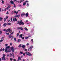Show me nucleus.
Returning <instances> with one entry per match:
<instances>
[{
    "instance_id": "obj_1",
    "label": "nucleus",
    "mask_w": 61,
    "mask_h": 61,
    "mask_svg": "<svg viewBox=\"0 0 61 61\" xmlns=\"http://www.w3.org/2000/svg\"><path fill=\"white\" fill-rule=\"evenodd\" d=\"M10 46H8L6 47L5 49V52L6 53H9L11 51V50L9 49Z\"/></svg>"
},
{
    "instance_id": "obj_2",
    "label": "nucleus",
    "mask_w": 61,
    "mask_h": 61,
    "mask_svg": "<svg viewBox=\"0 0 61 61\" xmlns=\"http://www.w3.org/2000/svg\"><path fill=\"white\" fill-rule=\"evenodd\" d=\"M25 54L28 56H32V54L31 53H30L29 52H28H28L26 51L25 52Z\"/></svg>"
},
{
    "instance_id": "obj_3",
    "label": "nucleus",
    "mask_w": 61,
    "mask_h": 61,
    "mask_svg": "<svg viewBox=\"0 0 61 61\" xmlns=\"http://www.w3.org/2000/svg\"><path fill=\"white\" fill-rule=\"evenodd\" d=\"M33 48V46H31L28 49V51H29V50L31 51H32Z\"/></svg>"
},
{
    "instance_id": "obj_4",
    "label": "nucleus",
    "mask_w": 61,
    "mask_h": 61,
    "mask_svg": "<svg viewBox=\"0 0 61 61\" xmlns=\"http://www.w3.org/2000/svg\"><path fill=\"white\" fill-rule=\"evenodd\" d=\"M12 50V53H13L14 52V47H11L10 48Z\"/></svg>"
},
{
    "instance_id": "obj_5",
    "label": "nucleus",
    "mask_w": 61,
    "mask_h": 61,
    "mask_svg": "<svg viewBox=\"0 0 61 61\" xmlns=\"http://www.w3.org/2000/svg\"><path fill=\"white\" fill-rule=\"evenodd\" d=\"M25 45H22L21 46V47H22V48H23L24 49H25Z\"/></svg>"
},
{
    "instance_id": "obj_6",
    "label": "nucleus",
    "mask_w": 61,
    "mask_h": 61,
    "mask_svg": "<svg viewBox=\"0 0 61 61\" xmlns=\"http://www.w3.org/2000/svg\"><path fill=\"white\" fill-rule=\"evenodd\" d=\"M24 25V23L23 22H20L19 24V25Z\"/></svg>"
},
{
    "instance_id": "obj_7",
    "label": "nucleus",
    "mask_w": 61,
    "mask_h": 61,
    "mask_svg": "<svg viewBox=\"0 0 61 61\" xmlns=\"http://www.w3.org/2000/svg\"><path fill=\"white\" fill-rule=\"evenodd\" d=\"M25 14L24 13H23L21 14V16H22V17H23V16H25Z\"/></svg>"
},
{
    "instance_id": "obj_8",
    "label": "nucleus",
    "mask_w": 61,
    "mask_h": 61,
    "mask_svg": "<svg viewBox=\"0 0 61 61\" xmlns=\"http://www.w3.org/2000/svg\"><path fill=\"white\" fill-rule=\"evenodd\" d=\"M10 3L12 5H14V1H13V0H11L10 1Z\"/></svg>"
},
{
    "instance_id": "obj_9",
    "label": "nucleus",
    "mask_w": 61,
    "mask_h": 61,
    "mask_svg": "<svg viewBox=\"0 0 61 61\" xmlns=\"http://www.w3.org/2000/svg\"><path fill=\"white\" fill-rule=\"evenodd\" d=\"M20 17V15H16L15 16V17Z\"/></svg>"
},
{
    "instance_id": "obj_10",
    "label": "nucleus",
    "mask_w": 61,
    "mask_h": 61,
    "mask_svg": "<svg viewBox=\"0 0 61 61\" xmlns=\"http://www.w3.org/2000/svg\"><path fill=\"white\" fill-rule=\"evenodd\" d=\"M7 25V24H6V23H5L3 24V26L4 27H5Z\"/></svg>"
},
{
    "instance_id": "obj_11",
    "label": "nucleus",
    "mask_w": 61,
    "mask_h": 61,
    "mask_svg": "<svg viewBox=\"0 0 61 61\" xmlns=\"http://www.w3.org/2000/svg\"><path fill=\"white\" fill-rule=\"evenodd\" d=\"M22 37H23V34H21L19 36V37H21V38H22Z\"/></svg>"
},
{
    "instance_id": "obj_12",
    "label": "nucleus",
    "mask_w": 61,
    "mask_h": 61,
    "mask_svg": "<svg viewBox=\"0 0 61 61\" xmlns=\"http://www.w3.org/2000/svg\"><path fill=\"white\" fill-rule=\"evenodd\" d=\"M13 55H14V54H13V53H12V54H11V53H10V57H11L12 56H13Z\"/></svg>"
},
{
    "instance_id": "obj_13",
    "label": "nucleus",
    "mask_w": 61,
    "mask_h": 61,
    "mask_svg": "<svg viewBox=\"0 0 61 61\" xmlns=\"http://www.w3.org/2000/svg\"><path fill=\"white\" fill-rule=\"evenodd\" d=\"M18 60H21V58L20 57H18Z\"/></svg>"
},
{
    "instance_id": "obj_14",
    "label": "nucleus",
    "mask_w": 61,
    "mask_h": 61,
    "mask_svg": "<svg viewBox=\"0 0 61 61\" xmlns=\"http://www.w3.org/2000/svg\"><path fill=\"white\" fill-rule=\"evenodd\" d=\"M26 15L25 16L26 17H27L28 15V13H26L25 14Z\"/></svg>"
},
{
    "instance_id": "obj_15",
    "label": "nucleus",
    "mask_w": 61,
    "mask_h": 61,
    "mask_svg": "<svg viewBox=\"0 0 61 61\" xmlns=\"http://www.w3.org/2000/svg\"><path fill=\"white\" fill-rule=\"evenodd\" d=\"M2 60H5V57H3L2 58Z\"/></svg>"
},
{
    "instance_id": "obj_16",
    "label": "nucleus",
    "mask_w": 61,
    "mask_h": 61,
    "mask_svg": "<svg viewBox=\"0 0 61 61\" xmlns=\"http://www.w3.org/2000/svg\"><path fill=\"white\" fill-rule=\"evenodd\" d=\"M24 29L26 31H28V29H27V28H26V27L24 28Z\"/></svg>"
},
{
    "instance_id": "obj_17",
    "label": "nucleus",
    "mask_w": 61,
    "mask_h": 61,
    "mask_svg": "<svg viewBox=\"0 0 61 61\" xmlns=\"http://www.w3.org/2000/svg\"><path fill=\"white\" fill-rule=\"evenodd\" d=\"M21 41V39H18V40L17 42H19Z\"/></svg>"
},
{
    "instance_id": "obj_18",
    "label": "nucleus",
    "mask_w": 61,
    "mask_h": 61,
    "mask_svg": "<svg viewBox=\"0 0 61 61\" xmlns=\"http://www.w3.org/2000/svg\"><path fill=\"white\" fill-rule=\"evenodd\" d=\"M9 37L10 38H12V36L10 35H9Z\"/></svg>"
},
{
    "instance_id": "obj_19",
    "label": "nucleus",
    "mask_w": 61,
    "mask_h": 61,
    "mask_svg": "<svg viewBox=\"0 0 61 61\" xmlns=\"http://www.w3.org/2000/svg\"><path fill=\"white\" fill-rule=\"evenodd\" d=\"M1 1H2V4H4V0H2Z\"/></svg>"
},
{
    "instance_id": "obj_20",
    "label": "nucleus",
    "mask_w": 61,
    "mask_h": 61,
    "mask_svg": "<svg viewBox=\"0 0 61 61\" xmlns=\"http://www.w3.org/2000/svg\"><path fill=\"white\" fill-rule=\"evenodd\" d=\"M25 5H26V3H25V2H24L23 4V5H24V6H25Z\"/></svg>"
},
{
    "instance_id": "obj_21",
    "label": "nucleus",
    "mask_w": 61,
    "mask_h": 61,
    "mask_svg": "<svg viewBox=\"0 0 61 61\" xmlns=\"http://www.w3.org/2000/svg\"><path fill=\"white\" fill-rule=\"evenodd\" d=\"M20 29L21 30H22V31H23V27H20Z\"/></svg>"
},
{
    "instance_id": "obj_22",
    "label": "nucleus",
    "mask_w": 61,
    "mask_h": 61,
    "mask_svg": "<svg viewBox=\"0 0 61 61\" xmlns=\"http://www.w3.org/2000/svg\"><path fill=\"white\" fill-rule=\"evenodd\" d=\"M7 25H11V23H8L7 24Z\"/></svg>"
},
{
    "instance_id": "obj_23",
    "label": "nucleus",
    "mask_w": 61,
    "mask_h": 61,
    "mask_svg": "<svg viewBox=\"0 0 61 61\" xmlns=\"http://www.w3.org/2000/svg\"><path fill=\"white\" fill-rule=\"evenodd\" d=\"M20 53H21V54H23V53H24V52H23L20 51Z\"/></svg>"
},
{
    "instance_id": "obj_24",
    "label": "nucleus",
    "mask_w": 61,
    "mask_h": 61,
    "mask_svg": "<svg viewBox=\"0 0 61 61\" xmlns=\"http://www.w3.org/2000/svg\"><path fill=\"white\" fill-rule=\"evenodd\" d=\"M21 44H20V45H19L18 46V47H20L21 46Z\"/></svg>"
},
{
    "instance_id": "obj_25",
    "label": "nucleus",
    "mask_w": 61,
    "mask_h": 61,
    "mask_svg": "<svg viewBox=\"0 0 61 61\" xmlns=\"http://www.w3.org/2000/svg\"><path fill=\"white\" fill-rule=\"evenodd\" d=\"M2 31L1 30H0V34L1 35L2 34Z\"/></svg>"
},
{
    "instance_id": "obj_26",
    "label": "nucleus",
    "mask_w": 61,
    "mask_h": 61,
    "mask_svg": "<svg viewBox=\"0 0 61 61\" xmlns=\"http://www.w3.org/2000/svg\"><path fill=\"white\" fill-rule=\"evenodd\" d=\"M29 37H26L25 38V39H27Z\"/></svg>"
},
{
    "instance_id": "obj_27",
    "label": "nucleus",
    "mask_w": 61,
    "mask_h": 61,
    "mask_svg": "<svg viewBox=\"0 0 61 61\" xmlns=\"http://www.w3.org/2000/svg\"><path fill=\"white\" fill-rule=\"evenodd\" d=\"M15 21H17V19H16V18H15L14 19Z\"/></svg>"
},
{
    "instance_id": "obj_28",
    "label": "nucleus",
    "mask_w": 61,
    "mask_h": 61,
    "mask_svg": "<svg viewBox=\"0 0 61 61\" xmlns=\"http://www.w3.org/2000/svg\"><path fill=\"white\" fill-rule=\"evenodd\" d=\"M20 23V21H18L17 22V24H19Z\"/></svg>"
},
{
    "instance_id": "obj_29",
    "label": "nucleus",
    "mask_w": 61,
    "mask_h": 61,
    "mask_svg": "<svg viewBox=\"0 0 61 61\" xmlns=\"http://www.w3.org/2000/svg\"><path fill=\"white\" fill-rule=\"evenodd\" d=\"M14 40L15 41H16V38L15 37L14 38Z\"/></svg>"
},
{
    "instance_id": "obj_30",
    "label": "nucleus",
    "mask_w": 61,
    "mask_h": 61,
    "mask_svg": "<svg viewBox=\"0 0 61 61\" xmlns=\"http://www.w3.org/2000/svg\"><path fill=\"white\" fill-rule=\"evenodd\" d=\"M8 30L9 32H10L11 31V30H10V29H9Z\"/></svg>"
},
{
    "instance_id": "obj_31",
    "label": "nucleus",
    "mask_w": 61,
    "mask_h": 61,
    "mask_svg": "<svg viewBox=\"0 0 61 61\" xmlns=\"http://www.w3.org/2000/svg\"><path fill=\"white\" fill-rule=\"evenodd\" d=\"M10 61H13V59L12 58H10Z\"/></svg>"
},
{
    "instance_id": "obj_32",
    "label": "nucleus",
    "mask_w": 61,
    "mask_h": 61,
    "mask_svg": "<svg viewBox=\"0 0 61 61\" xmlns=\"http://www.w3.org/2000/svg\"><path fill=\"white\" fill-rule=\"evenodd\" d=\"M5 54H3V57H5Z\"/></svg>"
},
{
    "instance_id": "obj_33",
    "label": "nucleus",
    "mask_w": 61,
    "mask_h": 61,
    "mask_svg": "<svg viewBox=\"0 0 61 61\" xmlns=\"http://www.w3.org/2000/svg\"><path fill=\"white\" fill-rule=\"evenodd\" d=\"M12 19H13V18L12 17L10 19V20L11 22H12V21H13L12 20Z\"/></svg>"
},
{
    "instance_id": "obj_34",
    "label": "nucleus",
    "mask_w": 61,
    "mask_h": 61,
    "mask_svg": "<svg viewBox=\"0 0 61 61\" xmlns=\"http://www.w3.org/2000/svg\"><path fill=\"white\" fill-rule=\"evenodd\" d=\"M0 20H3V18L0 17Z\"/></svg>"
},
{
    "instance_id": "obj_35",
    "label": "nucleus",
    "mask_w": 61,
    "mask_h": 61,
    "mask_svg": "<svg viewBox=\"0 0 61 61\" xmlns=\"http://www.w3.org/2000/svg\"><path fill=\"white\" fill-rule=\"evenodd\" d=\"M4 22H5L6 21V19L5 18L4 19Z\"/></svg>"
},
{
    "instance_id": "obj_36",
    "label": "nucleus",
    "mask_w": 61,
    "mask_h": 61,
    "mask_svg": "<svg viewBox=\"0 0 61 61\" xmlns=\"http://www.w3.org/2000/svg\"><path fill=\"white\" fill-rule=\"evenodd\" d=\"M6 35H9V33H7V32H6Z\"/></svg>"
},
{
    "instance_id": "obj_37",
    "label": "nucleus",
    "mask_w": 61,
    "mask_h": 61,
    "mask_svg": "<svg viewBox=\"0 0 61 61\" xmlns=\"http://www.w3.org/2000/svg\"><path fill=\"white\" fill-rule=\"evenodd\" d=\"M3 41V40L1 39V40H0V42H2Z\"/></svg>"
},
{
    "instance_id": "obj_38",
    "label": "nucleus",
    "mask_w": 61,
    "mask_h": 61,
    "mask_svg": "<svg viewBox=\"0 0 61 61\" xmlns=\"http://www.w3.org/2000/svg\"><path fill=\"white\" fill-rule=\"evenodd\" d=\"M20 27H18L17 28V29H18V30H19V29H20Z\"/></svg>"
},
{
    "instance_id": "obj_39",
    "label": "nucleus",
    "mask_w": 61,
    "mask_h": 61,
    "mask_svg": "<svg viewBox=\"0 0 61 61\" xmlns=\"http://www.w3.org/2000/svg\"><path fill=\"white\" fill-rule=\"evenodd\" d=\"M16 35L17 36H19V33H18Z\"/></svg>"
},
{
    "instance_id": "obj_40",
    "label": "nucleus",
    "mask_w": 61,
    "mask_h": 61,
    "mask_svg": "<svg viewBox=\"0 0 61 61\" xmlns=\"http://www.w3.org/2000/svg\"><path fill=\"white\" fill-rule=\"evenodd\" d=\"M27 6H29V4L28 3H27Z\"/></svg>"
},
{
    "instance_id": "obj_41",
    "label": "nucleus",
    "mask_w": 61,
    "mask_h": 61,
    "mask_svg": "<svg viewBox=\"0 0 61 61\" xmlns=\"http://www.w3.org/2000/svg\"><path fill=\"white\" fill-rule=\"evenodd\" d=\"M24 51H25V52H26V51H27V49H25L24 50Z\"/></svg>"
},
{
    "instance_id": "obj_42",
    "label": "nucleus",
    "mask_w": 61,
    "mask_h": 61,
    "mask_svg": "<svg viewBox=\"0 0 61 61\" xmlns=\"http://www.w3.org/2000/svg\"><path fill=\"white\" fill-rule=\"evenodd\" d=\"M2 50L3 51H5V49L4 48H3L2 49Z\"/></svg>"
},
{
    "instance_id": "obj_43",
    "label": "nucleus",
    "mask_w": 61,
    "mask_h": 61,
    "mask_svg": "<svg viewBox=\"0 0 61 61\" xmlns=\"http://www.w3.org/2000/svg\"><path fill=\"white\" fill-rule=\"evenodd\" d=\"M14 7H16V6H15V4H14Z\"/></svg>"
},
{
    "instance_id": "obj_44",
    "label": "nucleus",
    "mask_w": 61,
    "mask_h": 61,
    "mask_svg": "<svg viewBox=\"0 0 61 61\" xmlns=\"http://www.w3.org/2000/svg\"><path fill=\"white\" fill-rule=\"evenodd\" d=\"M10 45L11 46L12 45V43H10Z\"/></svg>"
},
{
    "instance_id": "obj_45",
    "label": "nucleus",
    "mask_w": 61,
    "mask_h": 61,
    "mask_svg": "<svg viewBox=\"0 0 61 61\" xmlns=\"http://www.w3.org/2000/svg\"><path fill=\"white\" fill-rule=\"evenodd\" d=\"M31 41H32V42H33V39H32L31 40Z\"/></svg>"
},
{
    "instance_id": "obj_46",
    "label": "nucleus",
    "mask_w": 61,
    "mask_h": 61,
    "mask_svg": "<svg viewBox=\"0 0 61 61\" xmlns=\"http://www.w3.org/2000/svg\"><path fill=\"white\" fill-rule=\"evenodd\" d=\"M28 45H29V43H28L26 45L27 46H28Z\"/></svg>"
},
{
    "instance_id": "obj_47",
    "label": "nucleus",
    "mask_w": 61,
    "mask_h": 61,
    "mask_svg": "<svg viewBox=\"0 0 61 61\" xmlns=\"http://www.w3.org/2000/svg\"><path fill=\"white\" fill-rule=\"evenodd\" d=\"M8 29H7L6 30V32H8Z\"/></svg>"
},
{
    "instance_id": "obj_48",
    "label": "nucleus",
    "mask_w": 61,
    "mask_h": 61,
    "mask_svg": "<svg viewBox=\"0 0 61 61\" xmlns=\"http://www.w3.org/2000/svg\"><path fill=\"white\" fill-rule=\"evenodd\" d=\"M13 14H14V12H13V11H12V12L11 13V14H12V15H13Z\"/></svg>"
},
{
    "instance_id": "obj_49",
    "label": "nucleus",
    "mask_w": 61,
    "mask_h": 61,
    "mask_svg": "<svg viewBox=\"0 0 61 61\" xmlns=\"http://www.w3.org/2000/svg\"><path fill=\"white\" fill-rule=\"evenodd\" d=\"M14 2H17V0H14Z\"/></svg>"
},
{
    "instance_id": "obj_50",
    "label": "nucleus",
    "mask_w": 61,
    "mask_h": 61,
    "mask_svg": "<svg viewBox=\"0 0 61 61\" xmlns=\"http://www.w3.org/2000/svg\"><path fill=\"white\" fill-rule=\"evenodd\" d=\"M28 20H26V21L25 23H27V22H28Z\"/></svg>"
},
{
    "instance_id": "obj_51",
    "label": "nucleus",
    "mask_w": 61,
    "mask_h": 61,
    "mask_svg": "<svg viewBox=\"0 0 61 61\" xmlns=\"http://www.w3.org/2000/svg\"><path fill=\"white\" fill-rule=\"evenodd\" d=\"M13 58H15V55H14V54H13Z\"/></svg>"
},
{
    "instance_id": "obj_52",
    "label": "nucleus",
    "mask_w": 61,
    "mask_h": 61,
    "mask_svg": "<svg viewBox=\"0 0 61 61\" xmlns=\"http://www.w3.org/2000/svg\"><path fill=\"white\" fill-rule=\"evenodd\" d=\"M18 13V11H17L16 12V15H17V13Z\"/></svg>"
},
{
    "instance_id": "obj_53",
    "label": "nucleus",
    "mask_w": 61,
    "mask_h": 61,
    "mask_svg": "<svg viewBox=\"0 0 61 61\" xmlns=\"http://www.w3.org/2000/svg\"><path fill=\"white\" fill-rule=\"evenodd\" d=\"M22 2V0H21L20 1V3H21Z\"/></svg>"
},
{
    "instance_id": "obj_54",
    "label": "nucleus",
    "mask_w": 61,
    "mask_h": 61,
    "mask_svg": "<svg viewBox=\"0 0 61 61\" xmlns=\"http://www.w3.org/2000/svg\"><path fill=\"white\" fill-rule=\"evenodd\" d=\"M13 61H16V60H15V59H13Z\"/></svg>"
},
{
    "instance_id": "obj_55",
    "label": "nucleus",
    "mask_w": 61,
    "mask_h": 61,
    "mask_svg": "<svg viewBox=\"0 0 61 61\" xmlns=\"http://www.w3.org/2000/svg\"><path fill=\"white\" fill-rule=\"evenodd\" d=\"M6 14H9V13H8V11H7V13H6Z\"/></svg>"
},
{
    "instance_id": "obj_56",
    "label": "nucleus",
    "mask_w": 61,
    "mask_h": 61,
    "mask_svg": "<svg viewBox=\"0 0 61 61\" xmlns=\"http://www.w3.org/2000/svg\"><path fill=\"white\" fill-rule=\"evenodd\" d=\"M8 44H6L5 45V46H8Z\"/></svg>"
},
{
    "instance_id": "obj_57",
    "label": "nucleus",
    "mask_w": 61,
    "mask_h": 61,
    "mask_svg": "<svg viewBox=\"0 0 61 61\" xmlns=\"http://www.w3.org/2000/svg\"><path fill=\"white\" fill-rule=\"evenodd\" d=\"M25 2H26V3H28V1H27V0H26L25 1Z\"/></svg>"
},
{
    "instance_id": "obj_58",
    "label": "nucleus",
    "mask_w": 61,
    "mask_h": 61,
    "mask_svg": "<svg viewBox=\"0 0 61 61\" xmlns=\"http://www.w3.org/2000/svg\"><path fill=\"white\" fill-rule=\"evenodd\" d=\"M3 30H4V31H6V29H3Z\"/></svg>"
},
{
    "instance_id": "obj_59",
    "label": "nucleus",
    "mask_w": 61,
    "mask_h": 61,
    "mask_svg": "<svg viewBox=\"0 0 61 61\" xmlns=\"http://www.w3.org/2000/svg\"><path fill=\"white\" fill-rule=\"evenodd\" d=\"M2 49H1L0 50V52H2Z\"/></svg>"
},
{
    "instance_id": "obj_60",
    "label": "nucleus",
    "mask_w": 61,
    "mask_h": 61,
    "mask_svg": "<svg viewBox=\"0 0 61 61\" xmlns=\"http://www.w3.org/2000/svg\"><path fill=\"white\" fill-rule=\"evenodd\" d=\"M22 22V20H21L20 21V22Z\"/></svg>"
},
{
    "instance_id": "obj_61",
    "label": "nucleus",
    "mask_w": 61,
    "mask_h": 61,
    "mask_svg": "<svg viewBox=\"0 0 61 61\" xmlns=\"http://www.w3.org/2000/svg\"><path fill=\"white\" fill-rule=\"evenodd\" d=\"M16 11H15V10L14 11L15 13H16Z\"/></svg>"
},
{
    "instance_id": "obj_62",
    "label": "nucleus",
    "mask_w": 61,
    "mask_h": 61,
    "mask_svg": "<svg viewBox=\"0 0 61 61\" xmlns=\"http://www.w3.org/2000/svg\"><path fill=\"white\" fill-rule=\"evenodd\" d=\"M17 2L18 3H20V2H19V1H18L17 0Z\"/></svg>"
},
{
    "instance_id": "obj_63",
    "label": "nucleus",
    "mask_w": 61,
    "mask_h": 61,
    "mask_svg": "<svg viewBox=\"0 0 61 61\" xmlns=\"http://www.w3.org/2000/svg\"><path fill=\"white\" fill-rule=\"evenodd\" d=\"M22 39H24V37H22Z\"/></svg>"
},
{
    "instance_id": "obj_64",
    "label": "nucleus",
    "mask_w": 61,
    "mask_h": 61,
    "mask_svg": "<svg viewBox=\"0 0 61 61\" xmlns=\"http://www.w3.org/2000/svg\"><path fill=\"white\" fill-rule=\"evenodd\" d=\"M10 6H9L8 7V8H10V7H9Z\"/></svg>"
}]
</instances>
